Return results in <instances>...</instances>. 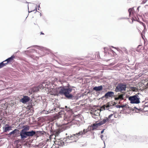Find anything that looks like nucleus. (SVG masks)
<instances>
[{"label": "nucleus", "mask_w": 148, "mask_h": 148, "mask_svg": "<svg viewBox=\"0 0 148 148\" xmlns=\"http://www.w3.org/2000/svg\"><path fill=\"white\" fill-rule=\"evenodd\" d=\"M56 92H70L72 91V89L70 86H61L56 88Z\"/></svg>", "instance_id": "f257e3e1"}, {"label": "nucleus", "mask_w": 148, "mask_h": 148, "mask_svg": "<svg viewBox=\"0 0 148 148\" xmlns=\"http://www.w3.org/2000/svg\"><path fill=\"white\" fill-rule=\"evenodd\" d=\"M136 95L130 96L129 97V100L130 101L131 103L138 104L140 103L139 99H140V96L141 95L140 93H137Z\"/></svg>", "instance_id": "f03ea898"}, {"label": "nucleus", "mask_w": 148, "mask_h": 148, "mask_svg": "<svg viewBox=\"0 0 148 148\" xmlns=\"http://www.w3.org/2000/svg\"><path fill=\"white\" fill-rule=\"evenodd\" d=\"M126 85L123 83H119L116 87L115 91L116 92H122L125 91L126 88Z\"/></svg>", "instance_id": "7ed1b4c3"}, {"label": "nucleus", "mask_w": 148, "mask_h": 148, "mask_svg": "<svg viewBox=\"0 0 148 148\" xmlns=\"http://www.w3.org/2000/svg\"><path fill=\"white\" fill-rule=\"evenodd\" d=\"M66 110H67V112L66 113H65L64 116V121H68L70 120L72 111L69 108H67Z\"/></svg>", "instance_id": "20e7f679"}, {"label": "nucleus", "mask_w": 148, "mask_h": 148, "mask_svg": "<svg viewBox=\"0 0 148 148\" xmlns=\"http://www.w3.org/2000/svg\"><path fill=\"white\" fill-rule=\"evenodd\" d=\"M29 130V127L28 126H26V127H25L22 130L21 132L20 133V136L21 137V139H24L26 138V136H24V132H27V131Z\"/></svg>", "instance_id": "39448f33"}, {"label": "nucleus", "mask_w": 148, "mask_h": 148, "mask_svg": "<svg viewBox=\"0 0 148 148\" xmlns=\"http://www.w3.org/2000/svg\"><path fill=\"white\" fill-rule=\"evenodd\" d=\"M62 95H64L68 99H77V96H74L70 94V93H60Z\"/></svg>", "instance_id": "423d86ee"}, {"label": "nucleus", "mask_w": 148, "mask_h": 148, "mask_svg": "<svg viewBox=\"0 0 148 148\" xmlns=\"http://www.w3.org/2000/svg\"><path fill=\"white\" fill-rule=\"evenodd\" d=\"M42 84H40L38 86L34 87L33 88L31 89V90H30L29 92H38L39 90V89H41V88H43L44 87H42Z\"/></svg>", "instance_id": "0eeeda50"}, {"label": "nucleus", "mask_w": 148, "mask_h": 148, "mask_svg": "<svg viewBox=\"0 0 148 148\" xmlns=\"http://www.w3.org/2000/svg\"><path fill=\"white\" fill-rule=\"evenodd\" d=\"M114 105V104L112 101L111 102H108L106 104L103 105L102 107V108H103L104 110H108L109 109V107Z\"/></svg>", "instance_id": "6e6552de"}, {"label": "nucleus", "mask_w": 148, "mask_h": 148, "mask_svg": "<svg viewBox=\"0 0 148 148\" xmlns=\"http://www.w3.org/2000/svg\"><path fill=\"white\" fill-rule=\"evenodd\" d=\"M36 134V132L33 131L29 132L28 131L27 132H24V136H26V138L27 137H29L30 136H32Z\"/></svg>", "instance_id": "1a4fd4ad"}, {"label": "nucleus", "mask_w": 148, "mask_h": 148, "mask_svg": "<svg viewBox=\"0 0 148 148\" xmlns=\"http://www.w3.org/2000/svg\"><path fill=\"white\" fill-rule=\"evenodd\" d=\"M30 100V98L27 96H23V97L21 99V101L25 103L29 101Z\"/></svg>", "instance_id": "9d476101"}, {"label": "nucleus", "mask_w": 148, "mask_h": 148, "mask_svg": "<svg viewBox=\"0 0 148 148\" xmlns=\"http://www.w3.org/2000/svg\"><path fill=\"white\" fill-rule=\"evenodd\" d=\"M99 125V123L94 124L89 126L88 129L90 130H93L96 129Z\"/></svg>", "instance_id": "9b49d317"}, {"label": "nucleus", "mask_w": 148, "mask_h": 148, "mask_svg": "<svg viewBox=\"0 0 148 148\" xmlns=\"http://www.w3.org/2000/svg\"><path fill=\"white\" fill-rule=\"evenodd\" d=\"M99 110H95L92 112V117L95 119L98 118L99 115Z\"/></svg>", "instance_id": "f8f14e48"}, {"label": "nucleus", "mask_w": 148, "mask_h": 148, "mask_svg": "<svg viewBox=\"0 0 148 148\" xmlns=\"http://www.w3.org/2000/svg\"><path fill=\"white\" fill-rule=\"evenodd\" d=\"M114 93H106L105 95L103 96L102 98L103 99H105L110 97L112 98L113 96Z\"/></svg>", "instance_id": "ddd939ff"}, {"label": "nucleus", "mask_w": 148, "mask_h": 148, "mask_svg": "<svg viewBox=\"0 0 148 148\" xmlns=\"http://www.w3.org/2000/svg\"><path fill=\"white\" fill-rule=\"evenodd\" d=\"M19 130L17 129H15L14 130L10 132L8 135L11 136L12 134L14 135L15 136H17V135L19 134Z\"/></svg>", "instance_id": "4468645a"}, {"label": "nucleus", "mask_w": 148, "mask_h": 148, "mask_svg": "<svg viewBox=\"0 0 148 148\" xmlns=\"http://www.w3.org/2000/svg\"><path fill=\"white\" fill-rule=\"evenodd\" d=\"M64 114L65 112L64 111H61L56 114V117L57 118H59L62 117H64Z\"/></svg>", "instance_id": "2eb2a0df"}, {"label": "nucleus", "mask_w": 148, "mask_h": 148, "mask_svg": "<svg viewBox=\"0 0 148 148\" xmlns=\"http://www.w3.org/2000/svg\"><path fill=\"white\" fill-rule=\"evenodd\" d=\"M14 58L15 56L14 55H13L12 56L8 58L6 60L4 61V62H7L6 63L7 65L8 62H12L13 61V59Z\"/></svg>", "instance_id": "dca6fc26"}, {"label": "nucleus", "mask_w": 148, "mask_h": 148, "mask_svg": "<svg viewBox=\"0 0 148 148\" xmlns=\"http://www.w3.org/2000/svg\"><path fill=\"white\" fill-rule=\"evenodd\" d=\"M4 128L3 127V128H4L3 130L4 132H7V131H8L10 130H12V127L11 126H9V125L8 124H6Z\"/></svg>", "instance_id": "f3484780"}, {"label": "nucleus", "mask_w": 148, "mask_h": 148, "mask_svg": "<svg viewBox=\"0 0 148 148\" xmlns=\"http://www.w3.org/2000/svg\"><path fill=\"white\" fill-rule=\"evenodd\" d=\"M103 88V86L101 85L98 86H95L93 88V90L96 91H98L102 90Z\"/></svg>", "instance_id": "a211bd4d"}, {"label": "nucleus", "mask_w": 148, "mask_h": 148, "mask_svg": "<svg viewBox=\"0 0 148 148\" xmlns=\"http://www.w3.org/2000/svg\"><path fill=\"white\" fill-rule=\"evenodd\" d=\"M123 95L121 94L118 96H116V97L114 98V99L116 100L122 99L123 100Z\"/></svg>", "instance_id": "6ab92c4d"}, {"label": "nucleus", "mask_w": 148, "mask_h": 148, "mask_svg": "<svg viewBox=\"0 0 148 148\" xmlns=\"http://www.w3.org/2000/svg\"><path fill=\"white\" fill-rule=\"evenodd\" d=\"M82 132H79L78 133H77L76 134H73V136L75 135L74 136L75 139V140L78 139V137L82 135Z\"/></svg>", "instance_id": "aec40b11"}, {"label": "nucleus", "mask_w": 148, "mask_h": 148, "mask_svg": "<svg viewBox=\"0 0 148 148\" xmlns=\"http://www.w3.org/2000/svg\"><path fill=\"white\" fill-rule=\"evenodd\" d=\"M75 135L73 136V135H69L68 136H67V138L71 140H72L75 141V139L74 136Z\"/></svg>", "instance_id": "412c9836"}, {"label": "nucleus", "mask_w": 148, "mask_h": 148, "mask_svg": "<svg viewBox=\"0 0 148 148\" xmlns=\"http://www.w3.org/2000/svg\"><path fill=\"white\" fill-rule=\"evenodd\" d=\"M68 122L66 123H64L62 125H60L59 126L61 127H62L63 128V130H65L66 129V126H65L68 123Z\"/></svg>", "instance_id": "4be33fe9"}, {"label": "nucleus", "mask_w": 148, "mask_h": 148, "mask_svg": "<svg viewBox=\"0 0 148 148\" xmlns=\"http://www.w3.org/2000/svg\"><path fill=\"white\" fill-rule=\"evenodd\" d=\"M109 121V119L107 117H106V118L103 119V121H101L100 123V124H103L106 123L108 121Z\"/></svg>", "instance_id": "5701e85b"}, {"label": "nucleus", "mask_w": 148, "mask_h": 148, "mask_svg": "<svg viewBox=\"0 0 148 148\" xmlns=\"http://www.w3.org/2000/svg\"><path fill=\"white\" fill-rule=\"evenodd\" d=\"M129 90L130 91H132L134 92H137L138 91V89L136 87H131L130 88Z\"/></svg>", "instance_id": "b1692460"}, {"label": "nucleus", "mask_w": 148, "mask_h": 148, "mask_svg": "<svg viewBox=\"0 0 148 148\" xmlns=\"http://www.w3.org/2000/svg\"><path fill=\"white\" fill-rule=\"evenodd\" d=\"M127 105L126 104L122 106L118 105H116V107L118 108H127Z\"/></svg>", "instance_id": "393cba45"}, {"label": "nucleus", "mask_w": 148, "mask_h": 148, "mask_svg": "<svg viewBox=\"0 0 148 148\" xmlns=\"http://www.w3.org/2000/svg\"><path fill=\"white\" fill-rule=\"evenodd\" d=\"M5 62L4 61L0 63V69L6 66V63H4Z\"/></svg>", "instance_id": "a878e982"}, {"label": "nucleus", "mask_w": 148, "mask_h": 148, "mask_svg": "<svg viewBox=\"0 0 148 148\" xmlns=\"http://www.w3.org/2000/svg\"><path fill=\"white\" fill-rule=\"evenodd\" d=\"M114 116V117H115V115L114 114H111L110 115H109L108 117V119H109V120H111L113 119H112L111 118L112 117Z\"/></svg>", "instance_id": "bb28decb"}, {"label": "nucleus", "mask_w": 148, "mask_h": 148, "mask_svg": "<svg viewBox=\"0 0 148 148\" xmlns=\"http://www.w3.org/2000/svg\"><path fill=\"white\" fill-rule=\"evenodd\" d=\"M57 144L60 146H63L64 145V142L62 140H60L58 142Z\"/></svg>", "instance_id": "cd10ccee"}, {"label": "nucleus", "mask_w": 148, "mask_h": 148, "mask_svg": "<svg viewBox=\"0 0 148 148\" xmlns=\"http://www.w3.org/2000/svg\"><path fill=\"white\" fill-rule=\"evenodd\" d=\"M88 131L87 130L84 129L83 131H80V132H82V135L85 134H86V133Z\"/></svg>", "instance_id": "c85d7f7f"}, {"label": "nucleus", "mask_w": 148, "mask_h": 148, "mask_svg": "<svg viewBox=\"0 0 148 148\" xmlns=\"http://www.w3.org/2000/svg\"><path fill=\"white\" fill-rule=\"evenodd\" d=\"M144 90L145 92H148L147 90H148V82L147 83L146 86H145V88Z\"/></svg>", "instance_id": "c756f323"}, {"label": "nucleus", "mask_w": 148, "mask_h": 148, "mask_svg": "<svg viewBox=\"0 0 148 148\" xmlns=\"http://www.w3.org/2000/svg\"><path fill=\"white\" fill-rule=\"evenodd\" d=\"M133 11V9L132 8H130L128 10V12L129 13L130 15H131V13L132 12V11Z\"/></svg>", "instance_id": "7c9ffc66"}, {"label": "nucleus", "mask_w": 148, "mask_h": 148, "mask_svg": "<svg viewBox=\"0 0 148 148\" xmlns=\"http://www.w3.org/2000/svg\"><path fill=\"white\" fill-rule=\"evenodd\" d=\"M60 130H57L55 133V135L56 136H58L59 134L60 133Z\"/></svg>", "instance_id": "2f4dec72"}, {"label": "nucleus", "mask_w": 148, "mask_h": 148, "mask_svg": "<svg viewBox=\"0 0 148 148\" xmlns=\"http://www.w3.org/2000/svg\"><path fill=\"white\" fill-rule=\"evenodd\" d=\"M32 106H28L27 108L28 109H29V110H32Z\"/></svg>", "instance_id": "473e14b6"}, {"label": "nucleus", "mask_w": 148, "mask_h": 148, "mask_svg": "<svg viewBox=\"0 0 148 148\" xmlns=\"http://www.w3.org/2000/svg\"><path fill=\"white\" fill-rule=\"evenodd\" d=\"M147 1V0H144L142 2V4L145 3Z\"/></svg>", "instance_id": "72a5a7b5"}, {"label": "nucleus", "mask_w": 148, "mask_h": 148, "mask_svg": "<svg viewBox=\"0 0 148 148\" xmlns=\"http://www.w3.org/2000/svg\"><path fill=\"white\" fill-rule=\"evenodd\" d=\"M40 34H44L42 32H41L40 33Z\"/></svg>", "instance_id": "f704fd0d"}, {"label": "nucleus", "mask_w": 148, "mask_h": 148, "mask_svg": "<svg viewBox=\"0 0 148 148\" xmlns=\"http://www.w3.org/2000/svg\"><path fill=\"white\" fill-rule=\"evenodd\" d=\"M103 132V130H102L101 132V133L102 134Z\"/></svg>", "instance_id": "c9c22d12"}, {"label": "nucleus", "mask_w": 148, "mask_h": 148, "mask_svg": "<svg viewBox=\"0 0 148 148\" xmlns=\"http://www.w3.org/2000/svg\"><path fill=\"white\" fill-rule=\"evenodd\" d=\"M54 79L55 80H57V79L56 78H54Z\"/></svg>", "instance_id": "e433bc0d"}, {"label": "nucleus", "mask_w": 148, "mask_h": 148, "mask_svg": "<svg viewBox=\"0 0 148 148\" xmlns=\"http://www.w3.org/2000/svg\"><path fill=\"white\" fill-rule=\"evenodd\" d=\"M109 92V93H110V92H111V93H112V92H111H111Z\"/></svg>", "instance_id": "4c0bfd02"}, {"label": "nucleus", "mask_w": 148, "mask_h": 148, "mask_svg": "<svg viewBox=\"0 0 148 148\" xmlns=\"http://www.w3.org/2000/svg\"><path fill=\"white\" fill-rule=\"evenodd\" d=\"M52 148H58V147H52Z\"/></svg>", "instance_id": "58836bf2"}, {"label": "nucleus", "mask_w": 148, "mask_h": 148, "mask_svg": "<svg viewBox=\"0 0 148 148\" xmlns=\"http://www.w3.org/2000/svg\"><path fill=\"white\" fill-rule=\"evenodd\" d=\"M102 136H103V135H101V137H102Z\"/></svg>", "instance_id": "ea45409f"}, {"label": "nucleus", "mask_w": 148, "mask_h": 148, "mask_svg": "<svg viewBox=\"0 0 148 148\" xmlns=\"http://www.w3.org/2000/svg\"><path fill=\"white\" fill-rule=\"evenodd\" d=\"M139 46H140V45H139V46H138V47H139Z\"/></svg>", "instance_id": "a19ab883"}, {"label": "nucleus", "mask_w": 148, "mask_h": 148, "mask_svg": "<svg viewBox=\"0 0 148 148\" xmlns=\"http://www.w3.org/2000/svg\"><path fill=\"white\" fill-rule=\"evenodd\" d=\"M51 92H53V91H51Z\"/></svg>", "instance_id": "79ce46f5"}, {"label": "nucleus", "mask_w": 148, "mask_h": 148, "mask_svg": "<svg viewBox=\"0 0 148 148\" xmlns=\"http://www.w3.org/2000/svg\"><path fill=\"white\" fill-rule=\"evenodd\" d=\"M7 62H5V63H6Z\"/></svg>", "instance_id": "37998d69"}, {"label": "nucleus", "mask_w": 148, "mask_h": 148, "mask_svg": "<svg viewBox=\"0 0 148 148\" xmlns=\"http://www.w3.org/2000/svg\"><path fill=\"white\" fill-rule=\"evenodd\" d=\"M49 92H51V91H49Z\"/></svg>", "instance_id": "c03bdc74"}, {"label": "nucleus", "mask_w": 148, "mask_h": 148, "mask_svg": "<svg viewBox=\"0 0 148 148\" xmlns=\"http://www.w3.org/2000/svg\"><path fill=\"white\" fill-rule=\"evenodd\" d=\"M65 107L66 108H67V106H65Z\"/></svg>", "instance_id": "a18cd8bd"}]
</instances>
